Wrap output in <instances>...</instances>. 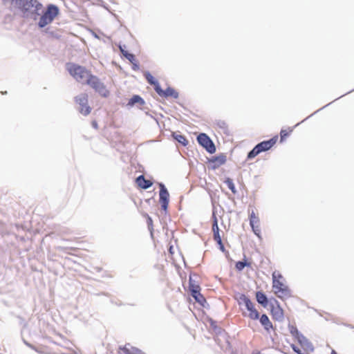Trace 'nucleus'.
Instances as JSON below:
<instances>
[{
	"instance_id": "obj_1",
	"label": "nucleus",
	"mask_w": 354,
	"mask_h": 354,
	"mask_svg": "<svg viewBox=\"0 0 354 354\" xmlns=\"http://www.w3.org/2000/svg\"><path fill=\"white\" fill-rule=\"evenodd\" d=\"M66 69L69 74L78 82L86 84L88 79L92 75L90 71L87 70L84 66L74 64L68 63L66 65Z\"/></svg>"
},
{
	"instance_id": "obj_2",
	"label": "nucleus",
	"mask_w": 354,
	"mask_h": 354,
	"mask_svg": "<svg viewBox=\"0 0 354 354\" xmlns=\"http://www.w3.org/2000/svg\"><path fill=\"white\" fill-rule=\"evenodd\" d=\"M238 304L239 306H243L245 308H242V315L243 317L250 318L252 320H257L259 318V313L256 309L254 304L245 295L241 294L238 298Z\"/></svg>"
},
{
	"instance_id": "obj_3",
	"label": "nucleus",
	"mask_w": 354,
	"mask_h": 354,
	"mask_svg": "<svg viewBox=\"0 0 354 354\" xmlns=\"http://www.w3.org/2000/svg\"><path fill=\"white\" fill-rule=\"evenodd\" d=\"M277 277H281V274L274 272L272 273V289L274 293L281 299H286L291 297V292L289 288L281 280H278Z\"/></svg>"
},
{
	"instance_id": "obj_4",
	"label": "nucleus",
	"mask_w": 354,
	"mask_h": 354,
	"mask_svg": "<svg viewBox=\"0 0 354 354\" xmlns=\"http://www.w3.org/2000/svg\"><path fill=\"white\" fill-rule=\"evenodd\" d=\"M278 136H275L268 140L263 141L257 145L248 154V159H252L260 153L270 149L277 142Z\"/></svg>"
},
{
	"instance_id": "obj_5",
	"label": "nucleus",
	"mask_w": 354,
	"mask_h": 354,
	"mask_svg": "<svg viewBox=\"0 0 354 354\" xmlns=\"http://www.w3.org/2000/svg\"><path fill=\"white\" fill-rule=\"evenodd\" d=\"M58 15V8L54 5L48 6L46 11L40 17L38 25L40 28H44L50 24L55 17Z\"/></svg>"
},
{
	"instance_id": "obj_6",
	"label": "nucleus",
	"mask_w": 354,
	"mask_h": 354,
	"mask_svg": "<svg viewBox=\"0 0 354 354\" xmlns=\"http://www.w3.org/2000/svg\"><path fill=\"white\" fill-rule=\"evenodd\" d=\"M93 88L96 92L103 97H107L109 95V91L106 89V86L103 82L95 75H93L88 79L86 84Z\"/></svg>"
},
{
	"instance_id": "obj_7",
	"label": "nucleus",
	"mask_w": 354,
	"mask_h": 354,
	"mask_svg": "<svg viewBox=\"0 0 354 354\" xmlns=\"http://www.w3.org/2000/svg\"><path fill=\"white\" fill-rule=\"evenodd\" d=\"M270 314L274 320L281 322L284 318V311L276 299H272L270 302Z\"/></svg>"
},
{
	"instance_id": "obj_8",
	"label": "nucleus",
	"mask_w": 354,
	"mask_h": 354,
	"mask_svg": "<svg viewBox=\"0 0 354 354\" xmlns=\"http://www.w3.org/2000/svg\"><path fill=\"white\" fill-rule=\"evenodd\" d=\"M75 102L80 105L79 111L84 115H88L91 112V107L88 105V95L81 93L75 97Z\"/></svg>"
},
{
	"instance_id": "obj_9",
	"label": "nucleus",
	"mask_w": 354,
	"mask_h": 354,
	"mask_svg": "<svg viewBox=\"0 0 354 354\" xmlns=\"http://www.w3.org/2000/svg\"><path fill=\"white\" fill-rule=\"evenodd\" d=\"M197 140L209 153H213L216 151L214 144L205 133L198 135Z\"/></svg>"
},
{
	"instance_id": "obj_10",
	"label": "nucleus",
	"mask_w": 354,
	"mask_h": 354,
	"mask_svg": "<svg viewBox=\"0 0 354 354\" xmlns=\"http://www.w3.org/2000/svg\"><path fill=\"white\" fill-rule=\"evenodd\" d=\"M213 223H212V232L214 234V239L219 245V249L222 251H225V247L223 244L221 236L219 232V227L218 225V219L214 214L212 216Z\"/></svg>"
},
{
	"instance_id": "obj_11",
	"label": "nucleus",
	"mask_w": 354,
	"mask_h": 354,
	"mask_svg": "<svg viewBox=\"0 0 354 354\" xmlns=\"http://www.w3.org/2000/svg\"><path fill=\"white\" fill-rule=\"evenodd\" d=\"M160 203L163 210L166 211L169 205V194L163 184H160Z\"/></svg>"
},
{
	"instance_id": "obj_12",
	"label": "nucleus",
	"mask_w": 354,
	"mask_h": 354,
	"mask_svg": "<svg viewBox=\"0 0 354 354\" xmlns=\"http://www.w3.org/2000/svg\"><path fill=\"white\" fill-rule=\"evenodd\" d=\"M156 93L161 97H171L174 99L178 97V93L174 88L168 87L166 90H162L160 86H157L156 88Z\"/></svg>"
},
{
	"instance_id": "obj_13",
	"label": "nucleus",
	"mask_w": 354,
	"mask_h": 354,
	"mask_svg": "<svg viewBox=\"0 0 354 354\" xmlns=\"http://www.w3.org/2000/svg\"><path fill=\"white\" fill-rule=\"evenodd\" d=\"M226 156L224 154H220L216 156H214L209 160V162L211 165L212 169H216L221 166L223 165L226 162Z\"/></svg>"
},
{
	"instance_id": "obj_14",
	"label": "nucleus",
	"mask_w": 354,
	"mask_h": 354,
	"mask_svg": "<svg viewBox=\"0 0 354 354\" xmlns=\"http://www.w3.org/2000/svg\"><path fill=\"white\" fill-rule=\"evenodd\" d=\"M24 7L26 10L37 12L41 9L42 5L37 0H28L24 4Z\"/></svg>"
},
{
	"instance_id": "obj_15",
	"label": "nucleus",
	"mask_w": 354,
	"mask_h": 354,
	"mask_svg": "<svg viewBox=\"0 0 354 354\" xmlns=\"http://www.w3.org/2000/svg\"><path fill=\"white\" fill-rule=\"evenodd\" d=\"M259 319L266 332L270 333L271 330H273V325L266 314L262 315L261 317L259 316Z\"/></svg>"
},
{
	"instance_id": "obj_16",
	"label": "nucleus",
	"mask_w": 354,
	"mask_h": 354,
	"mask_svg": "<svg viewBox=\"0 0 354 354\" xmlns=\"http://www.w3.org/2000/svg\"><path fill=\"white\" fill-rule=\"evenodd\" d=\"M136 181L138 186L142 189H146L152 185V183L149 180H146L143 175L138 176Z\"/></svg>"
},
{
	"instance_id": "obj_17",
	"label": "nucleus",
	"mask_w": 354,
	"mask_h": 354,
	"mask_svg": "<svg viewBox=\"0 0 354 354\" xmlns=\"http://www.w3.org/2000/svg\"><path fill=\"white\" fill-rule=\"evenodd\" d=\"M189 290L191 293H196V290H201L199 283L196 281L192 276L189 277Z\"/></svg>"
},
{
	"instance_id": "obj_18",
	"label": "nucleus",
	"mask_w": 354,
	"mask_h": 354,
	"mask_svg": "<svg viewBox=\"0 0 354 354\" xmlns=\"http://www.w3.org/2000/svg\"><path fill=\"white\" fill-rule=\"evenodd\" d=\"M250 224L252 227V231L254 233L258 236L261 237V227H260V221L254 220V221H250Z\"/></svg>"
},
{
	"instance_id": "obj_19",
	"label": "nucleus",
	"mask_w": 354,
	"mask_h": 354,
	"mask_svg": "<svg viewBox=\"0 0 354 354\" xmlns=\"http://www.w3.org/2000/svg\"><path fill=\"white\" fill-rule=\"evenodd\" d=\"M256 299L259 304H261L263 307L268 306V299L266 295L260 291L257 292Z\"/></svg>"
},
{
	"instance_id": "obj_20",
	"label": "nucleus",
	"mask_w": 354,
	"mask_h": 354,
	"mask_svg": "<svg viewBox=\"0 0 354 354\" xmlns=\"http://www.w3.org/2000/svg\"><path fill=\"white\" fill-rule=\"evenodd\" d=\"M196 293H191L192 296L194 298L195 301L201 304L202 306H205L206 299L204 296L201 293V290H196Z\"/></svg>"
},
{
	"instance_id": "obj_21",
	"label": "nucleus",
	"mask_w": 354,
	"mask_h": 354,
	"mask_svg": "<svg viewBox=\"0 0 354 354\" xmlns=\"http://www.w3.org/2000/svg\"><path fill=\"white\" fill-rule=\"evenodd\" d=\"M136 104H139L140 105H144L145 101L143 99L137 95H133L128 102V105L132 106Z\"/></svg>"
},
{
	"instance_id": "obj_22",
	"label": "nucleus",
	"mask_w": 354,
	"mask_h": 354,
	"mask_svg": "<svg viewBox=\"0 0 354 354\" xmlns=\"http://www.w3.org/2000/svg\"><path fill=\"white\" fill-rule=\"evenodd\" d=\"M245 267L251 268L252 263L245 259L243 261H238L235 264V268L239 272L242 271Z\"/></svg>"
},
{
	"instance_id": "obj_23",
	"label": "nucleus",
	"mask_w": 354,
	"mask_h": 354,
	"mask_svg": "<svg viewBox=\"0 0 354 354\" xmlns=\"http://www.w3.org/2000/svg\"><path fill=\"white\" fill-rule=\"evenodd\" d=\"M292 131L293 129L291 127H288L286 129H281L280 131L281 142L284 141L286 138L291 134Z\"/></svg>"
},
{
	"instance_id": "obj_24",
	"label": "nucleus",
	"mask_w": 354,
	"mask_h": 354,
	"mask_svg": "<svg viewBox=\"0 0 354 354\" xmlns=\"http://www.w3.org/2000/svg\"><path fill=\"white\" fill-rule=\"evenodd\" d=\"M121 350L125 354H136L138 353V348L131 346L130 345H126L123 348H121Z\"/></svg>"
},
{
	"instance_id": "obj_25",
	"label": "nucleus",
	"mask_w": 354,
	"mask_h": 354,
	"mask_svg": "<svg viewBox=\"0 0 354 354\" xmlns=\"http://www.w3.org/2000/svg\"><path fill=\"white\" fill-rule=\"evenodd\" d=\"M145 77L147 80V82L154 86V89L156 90V88L157 86H160L159 83L155 80L154 77L151 75L150 73H147L145 75Z\"/></svg>"
},
{
	"instance_id": "obj_26",
	"label": "nucleus",
	"mask_w": 354,
	"mask_h": 354,
	"mask_svg": "<svg viewBox=\"0 0 354 354\" xmlns=\"http://www.w3.org/2000/svg\"><path fill=\"white\" fill-rule=\"evenodd\" d=\"M225 183L227 185V187L232 191V192L234 194L236 193L235 185L233 183V180L231 178H227L225 180Z\"/></svg>"
},
{
	"instance_id": "obj_27",
	"label": "nucleus",
	"mask_w": 354,
	"mask_h": 354,
	"mask_svg": "<svg viewBox=\"0 0 354 354\" xmlns=\"http://www.w3.org/2000/svg\"><path fill=\"white\" fill-rule=\"evenodd\" d=\"M290 333L292 335H293L297 337V339L301 344H302L301 339L304 340H306L304 337H303L302 335H299V332L296 328L292 327L290 330Z\"/></svg>"
},
{
	"instance_id": "obj_28",
	"label": "nucleus",
	"mask_w": 354,
	"mask_h": 354,
	"mask_svg": "<svg viewBox=\"0 0 354 354\" xmlns=\"http://www.w3.org/2000/svg\"><path fill=\"white\" fill-rule=\"evenodd\" d=\"M176 140H178L180 143L183 144L184 146H186L188 144V140L183 135H177L175 137Z\"/></svg>"
},
{
	"instance_id": "obj_29",
	"label": "nucleus",
	"mask_w": 354,
	"mask_h": 354,
	"mask_svg": "<svg viewBox=\"0 0 354 354\" xmlns=\"http://www.w3.org/2000/svg\"><path fill=\"white\" fill-rule=\"evenodd\" d=\"M258 219H259L258 215L256 214V212L254 210H252L250 214V221L258 220Z\"/></svg>"
},
{
	"instance_id": "obj_30",
	"label": "nucleus",
	"mask_w": 354,
	"mask_h": 354,
	"mask_svg": "<svg viewBox=\"0 0 354 354\" xmlns=\"http://www.w3.org/2000/svg\"><path fill=\"white\" fill-rule=\"evenodd\" d=\"M120 50L122 51V53H123V55L129 60H131L132 59H133L134 56L133 54H131V53H129L127 52H124L122 48L120 47Z\"/></svg>"
},
{
	"instance_id": "obj_31",
	"label": "nucleus",
	"mask_w": 354,
	"mask_h": 354,
	"mask_svg": "<svg viewBox=\"0 0 354 354\" xmlns=\"http://www.w3.org/2000/svg\"><path fill=\"white\" fill-rule=\"evenodd\" d=\"M147 225H148L149 228V229H152V227H153V221H152L151 218L149 215H147Z\"/></svg>"
},
{
	"instance_id": "obj_32",
	"label": "nucleus",
	"mask_w": 354,
	"mask_h": 354,
	"mask_svg": "<svg viewBox=\"0 0 354 354\" xmlns=\"http://www.w3.org/2000/svg\"><path fill=\"white\" fill-rule=\"evenodd\" d=\"M292 350H293L296 353H297V354H303V353H301V350H300L298 347H297L296 346H295V345H292Z\"/></svg>"
},
{
	"instance_id": "obj_33",
	"label": "nucleus",
	"mask_w": 354,
	"mask_h": 354,
	"mask_svg": "<svg viewBox=\"0 0 354 354\" xmlns=\"http://www.w3.org/2000/svg\"><path fill=\"white\" fill-rule=\"evenodd\" d=\"M277 279H278V280H281V281H283V276H282L281 274V277H280V278H279V277H277Z\"/></svg>"
},
{
	"instance_id": "obj_34",
	"label": "nucleus",
	"mask_w": 354,
	"mask_h": 354,
	"mask_svg": "<svg viewBox=\"0 0 354 354\" xmlns=\"http://www.w3.org/2000/svg\"><path fill=\"white\" fill-rule=\"evenodd\" d=\"M93 127H95V128H97V123H96L95 122H93Z\"/></svg>"
},
{
	"instance_id": "obj_35",
	"label": "nucleus",
	"mask_w": 354,
	"mask_h": 354,
	"mask_svg": "<svg viewBox=\"0 0 354 354\" xmlns=\"http://www.w3.org/2000/svg\"><path fill=\"white\" fill-rule=\"evenodd\" d=\"M136 354H145L144 353H142L140 350H138V353Z\"/></svg>"
},
{
	"instance_id": "obj_36",
	"label": "nucleus",
	"mask_w": 354,
	"mask_h": 354,
	"mask_svg": "<svg viewBox=\"0 0 354 354\" xmlns=\"http://www.w3.org/2000/svg\"><path fill=\"white\" fill-rule=\"evenodd\" d=\"M330 354H337V353L335 350H332Z\"/></svg>"
},
{
	"instance_id": "obj_37",
	"label": "nucleus",
	"mask_w": 354,
	"mask_h": 354,
	"mask_svg": "<svg viewBox=\"0 0 354 354\" xmlns=\"http://www.w3.org/2000/svg\"><path fill=\"white\" fill-rule=\"evenodd\" d=\"M252 354H261L259 351L253 352Z\"/></svg>"
}]
</instances>
